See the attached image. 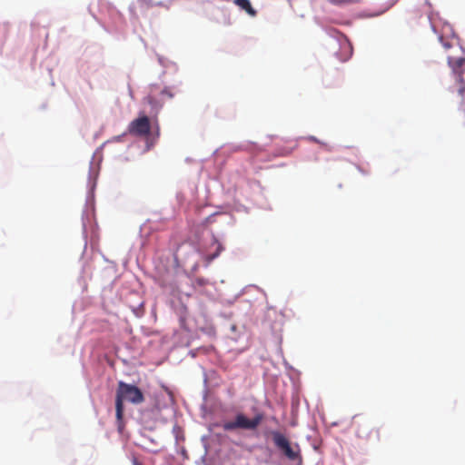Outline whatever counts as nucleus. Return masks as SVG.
<instances>
[{"label":"nucleus","mask_w":465,"mask_h":465,"mask_svg":"<svg viewBox=\"0 0 465 465\" xmlns=\"http://www.w3.org/2000/svg\"><path fill=\"white\" fill-rule=\"evenodd\" d=\"M129 401L133 404H141L144 401L142 391L135 385L119 381L115 394V415L118 430H122L124 427V401Z\"/></svg>","instance_id":"1"},{"label":"nucleus","mask_w":465,"mask_h":465,"mask_svg":"<svg viewBox=\"0 0 465 465\" xmlns=\"http://www.w3.org/2000/svg\"><path fill=\"white\" fill-rule=\"evenodd\" d=\"M447 61L451 68V76L455 82V88L461 97L460 111L465 116V57L449 54Z\"/></svg>","instance_id":"2"},{"label":"nucleus","mask_w":465,"mask_h":465,"mask_svg":"<svg viewBox=\"0 0 465 465\" xmlns=\"http://www.w3.org/2000/svg\"><path fill=\"white\" fill-rule=\"evenodd\" d=\"M128 133L136 137H144L148 140L151 137L157 139L160 135V129L158 123H151L149 117L145 114H141L134 119L128 125Z\"/></svg>","instance_id":"3"},{"label":"nucleus","mask_w":465,"mask_h":465,"mask_svg":"<svg viewBox=\"0 0 465 465\" xmlns=\"http://www.w3.org/2000/svg\"><path fill=\"white\" fill-rule=\"evenodd\" d=\"M272 434L275 446L282 450L284 456L290 460L297 461L298 465H302V457L299 445L296 443L292 445L288 439L278 431H273Z\"/></svg>","instance_id":"4"},{"label":"nucleus","mask_w":465,"mask_h":465,"mask_svg":"<svg viewBox=\"0 0 465 465\" xmlns=\"http://www.w3.org/2000/svg\"><path fill=\"white\" fill-rule=\"evenodd\" d=\"M262 420V413L256 414L252 419H248L242 413H239L235 416L234 420L225 421L222 424V427L225 431L234 430L236 429L256 430Z\"/></svg>","instance_id":"5"},{"label":"nucleus","mask_w":465,"mask_h":465,"mask_svg":"<svg viewBox=\"0 0 465 465\" xmlns=\"http://www.w3.org/2000/svg\"><path fill=\"white\" fill-rule=\"evenodd\" d=\"M356 435L367 440L371 439L380 440L379 430L367 420L358 423Z\"/></svg>","instance_id":"6"},{"label":"nucleus","mask_w":465,"mask_h":465,"mask_svg":"<svg viewBox=\"0 0 465 465\" xmlns=\"http://www.w3.org/2000/svg\"><path fill=\"white\" fill-rule=\"evenodd\" d=\"M440 42L442 44L444 49L448 51L449 49H454L455 53H462V48L459 45L457 37L450 33V35L443 36L442 35L439 36Z\"/></svg>","instance_id":"7"},{"label":"nucleus","mask_w":465,"mask_h":465,"mask_svg":"<svg viewBox=\"0 0 465 465\" xmlns=\"http://www.w3.org/2000/svg\"><path fill=\"white\" fill-rule=\"evenodd\" d=\"M234 4L250 15L254 16L256 15V11L253 9L249 0H234Z\"/></svg>","instance_id":"8"},{"label":"nucleus","mask_w":465,"mask_h":465,"mask_svg":"<svg viewBox=\"0 0 465 465\" xmlns=\"http://www.w3.org/2000/svg\"><path fill=\"white\" fill-rule=\"evenodd\" d=\"M223 246H222L220 243H218L216 252H215L213 254L208 255V256L206 257V261H207L208 262H212L213 260H214L216 257H218V256H219V254H220V252L223 251Z\"/></svg>","instance_id":"9"},{"label":"nucleus","mask_w":465,"mask_h":465,"mask_svg":"<svg viewBox=\"0 0 465 465\" xmlns=\"http://www.w3.org/2000/svg\"><path fill=\"white\" fill-rule=\"evenodd\" d=\"M195 282H196L198 285H200V286H203V285H205V284H206V280H205V279H203V278H197V279L195 280Z\"/></svg>","instance_id":"10"},{"label":"nucleus","mask_w":465,"mask_h":465,"mask_svg":"<svg viewBox=\"0 0 465 465\" xmlns=\"http://www.w3.org/2000/svg\"><path fill=\"white\" fill-rule=\"evenodd\" d=\"M162 94L167 95L169 98H172L173 96V94L167 89L163 90Z\"/></svg>","instance_id":"11"},{"label":"nucleus","mask_w":465,"mask_h":465,"mask_svg":"<svg viewBox=\"0 0 465 465\" xmlns=\"http://www.w3.org/2000/svg\"><path fill=\"white\" fill-rule=\"evenodd\" d=\"M133 465H143L136 458L133 459Z\"/></svg>","instance_id":"12"},{"label":"nucleus","mask_w":465,"mask_h":465,"mask_svg":"<svg viewBox=\"0 0 465 465\" xmlns=\"http://www.w3.org/2000/svg\"><path fill=\"white\" fill-rule=\"evenodd\" d=\"M449 88H450V91H451V92H453V91H454L453 86H450Z\"/></svg>","instance_id":"13"}]
</instances>
